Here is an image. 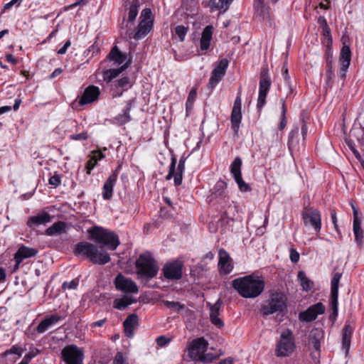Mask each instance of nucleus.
I'll return each mask as SVG.
<instances>
[{
	"label": "nucleus",
	"instance_id": "1",
	"mask_svg": "<svg viewBox=\"0 0 364 364\" xmlns=\"http://www.w3.org/2000/svg\"><path fill=\"white\" fill-rule=\"evenodd\" d=\"M264 280L255 274H250L235 279L232 287L244 298H256L264 289Z\"/></svg>",
	"mask_w": 364,
	"mask_h": 364
},
{
	"label": "nucleus",
	"instance_id": "2",
	"mask_svg": "<svg viewBox=\"0 0 364 364\" xmlns=\"http://www.w3.org/2000/svg\"><path fill=\"white\" fill-rule=\"evenodd\" d=\"M74 252L77 256L88 259L95 264L104 265L110 261V256L107 251L99 250L95 245L88 242H80L76 244Z\"/></svg>",
	"mask_w": 364,
	"mask_h": 364
},
{
	"label": "nucleus",
	"instance_id": "3",
	"mask_svg": "<svg viewBox=\"0 0 364 364\" xmlns=\"http://www.w3.org/2000/svg\"><path fill=\"white\" fill-rule=\"evenodd\" d=\"M135 267L138 277L141 279H151L159 272L157 262L149 252L140 255L135 262Z\"/></svg>",
	"mask_w": 364,
	"mask_h": 364
},
{
	"label": "nucleus",
	"instance_id": "4",
	"mask_svg": "<svg viewBox=\"0 0 364 364\" xmlns=\"http://www.w3.org/2000/svg\"><path fill=\"white\" fill-rule=\"evenodd\" d=\"M287 308L286 295L278 291H271L269 298L260 309L263 316H267L275 313H282Z\"/></svg>",
	"mask_w": 364,
	"mask_h": 364
},
{
	"label": "nucleus",
	"instance_id": "5",
	"mask_svg": "<svg viewBox=\"0 0 364 364\" xmlns=\"http://www.w3.org/2000/svg\"><path fill=\"white\" fill-rule=\"evenodd\" d=\"M88 232L93 241L107 247L111 250H116L119 245L118 235L103 228L95 226L89 230Z\"/></svg>",
	"mask_w": 364,
	"mask_h": 364
},
{
	"label": "nucleus",
	"instance_id": "6",
	"mask_svg": "<svg viewBox=\"0 0 364 364\" xmlns=\"http://www.w3.org/2000/svg\"><path fill=\"white\" fill-rule=\"evenodd\" d=\"M139 18L140 22L136 28V31L135 32L127 31L125 36L126 38L139 40L145 37L151 31L154 23L151 9H143Z\"/></svg>",
	"mask_w": 364,
	"mask_h": 364
},
{
	"label": "nucleus",
	"instance_id": "7",
	"mask_svg": "<svg viewBox=\"0 0 364 364\" xmlns=\"http://www.w3.org/2000/svg\"><path fill=\"white\" fill-rule=\"evenodd\" d=\"M296 344L292 331L286 329L282 332L277 342L275 353L279 357L289 356L295 350Z\"/></svg>",
	"mask_w": 364,
	"mask_h": 364
},
{
	"label": "nucleus",
	"instance_id": "8",
	"mask_svg": "<svg viewBox=\"0 0 364 364\" xmlns=\"http://www.w3.org/2000/svg\"><path fill=\"white\" fill-rule=\"evenodd\" d=\"M208 342L201 337L193 341L188 348V355L193 360H199L203 363L212 362L215 357L205 358L203 353L207 350Z\"/></svg>",
	"mask_w": 364,
	"mask_h": 364
},
{
	"label": "nucleus",
	"instance_id": "9",
	"mask_svg": "<svg viewBox=\"0 0 364 364\" xmlns=\"http://www.w3.org/2000/svg\"><path fill=\"white\" fill-rule=\"evenodd\" d=\"M63 360L66 364H82L84 354L75 345L65 346L61 351Z\"/></svg>",
	"mask_w": 364,
	"mask_h": 364
},
{
	"label": "nucleus",
	"instance_id": "10",
	"mask_svg": "<svg viewBox=\"0 0 364 364\" xmlns=\"http://www.w3.org/2000/svg\"><path fill=\"white\" fill-rule=\"evenodd\" d=\"M305 226H311L316 232L321 228V217L320 212L312 208H305L301 213Z\"/></svg>",
	"mask_w": 364,
	"mask_h": 364
},
{
	"label": "nucleus",
	"instance_id": "11",
	"mask_svg": "<svg viewBox=\"0 0 364 364\" xmlns=\"http://www.w3.org/2000/svg\"><path fill=\"white\" fill-rule=\"evenodd\" d=\"M186 160V158L185 156H182L180 159L177 167V171L176 172V159L175 156H172L168 173L166 176V179L170 180L173 177L175 185L180 186L182 183L183 173L185 169Z\"/></svg>",
	"mask_w": 364,
	"mask_h": 364
},
{
	"label": "nucleus",
	"instance_id": "12",
	"mask_svg": "<svg viewBox=\"0 0 364 364\" xmlns=\"http://www.w3.org/2000/svg\"><path fill=\"white\" fill-rule=\"evenodd\" d=\"M114 283L116 289L122 292L136 294L139 291L136 284L132 279L126 277L122 273L116 276Z\"/></svg>",
	"mask_w": 364,
	"mask_h": 364
},
{
	"label": "nucleus",
	"instance_id": "13",
	"mask_svg": "<svg viewBox=\"0 0 364 364\" xmlns=\"http://www.w3.org/2000/svg\"><path fill=\"white\" fill-rule=\"evenodd\" d=\"M242 164L241 158L237 156L230 166V172L238 185L239 189L242 192H248L251 191V188L249 184L242 180L241 173Z\"/></svg>",
	"mask_w": 364,
	"mask_h": 364
},
{
	"label": "nucleus",
	"instance_id": "14",
	"mask_svg": "<svg viewBox=\"0 0 364 364\" xmlns=\"http://www.w3.org/2000/svg\"><path fill=\"white\" fill-rule=\"evenodd\" d=\"M183 267V262L180 260L167 262L163 268L164 275L168 279H180L182 277Z\"/></svg>",
	"mask_w": 364,
	"mask_h": 364
},
{
	"label": "nucleus",
	"instance_id": "15",
	"mask_svg": "<svg viewBox=\"0 0 364 364\" xmlns=\"http://www.w3.org/2000/svg\"><path fill=\"white\" fill-rule=\"evenodd\" d=\"M325 310V306L321 302H318L301 312L299 318L301 321L311 322L314 321L318 315L324 314Z\"/></svg>",
	"mask_w": 364,
	"mask_h": 364
},
{
	"label": "nucleus",
	"instance_id": "16",
	"mask_svg": "<svg viewBox=\"0 0 364 364\" xmlns=\"http://www.w3.org/2000/svg\"><path fill=\"white\" fill-rule=\"evenodd\" d=\"M271 86L270 77L267 73L262 72L260 75L259 96L257 100V109H261L266 102V97Z\"/></svg>",
	"mask_w": 364,
	"mask_h": 364
},
{
	"label": "nucleus",
	"instance_id": "17",
	"mask_svg": "<svg viewBox=\"0 0 364 364\" xmlns=\"http://www.w3.org/2000/svg\"><path fill=\"white\" fill-rule=\"evenodd\" d=\"M38 250L35 248L28 247L24 245L21 246L14 255V270L19 268L20 264L26 259L35 257Z\"/></svg>",
	"mask_w": 364,
	"mask_h": 364
},
{
	"label": "nucleus",
	"instance_id": "18",
	"mask_svg": "<svg viewBox=\"0 0 364 364\" xmlns=\"http://www.w3.org/2000/svg\"><path fill=\"white\" fill-rule=\"evenodd\" d=\"M241 107V97L238 95L235 100L231 113L232 128L235 133L238 132L242 119Z\"/></svg>",
	"mask_w": 364,
	"mask_h": 364
},
{
	"label": "nucleus",
	"instance_id": "19",
	"mask_svg": "<svg viewBox=\"0 0 364 364\" xmlns=\"http://www.w3.org/2000/svg\"><path fill=\"white\" fill-rule=\"evenodd\" d=\"M100 94V90L98 87L95 85H89L87 87L79 100L80 105H85L90 104L97 100Z\"/></svg>",
	"mask_w": 364,
	"mask_h": 364
},
{
	"label": "nucleus",
	"instance_id": "20",
	"mask_svg": "<svg viewBox=\"0 0 364 364\" xmlns=\"http://www.w3.org/2000/svg\"><path fill=\"white\" fill-rule=\"evenodd\" d=\"M218 267L221 273L227 274L232 272L233 266L228 253L223 249L219 250Z\"/></svg>",
	"mask_w": 364,
	"mask_h": 364
},
{
	"label": "nucleus",
	"instance_id": "21",
	"mask_svg": "<svg viewBox=\"0 0 364 364\" xmlns=\"http://www.w3.org/2000/svg\"><path fill=\"white\" fill-rule=\"evenodd\" d=\"M63 318L57 314H52L48 316H46L38 325L36 331L38 333H43L47 331V329L52 325L61 321Z\"/></svg>",
	"mask_w": 364,
	"mask_h": 364
},
{
	"label": "nucleus",
	"instance_id": "22",
	"mask_svg": "<svg viewBox=\"0 0 364 364\" xmlns=\"http://www.w3.org/2000/svg\"><path fill=\"white\" fill-rule=\"evenodd\" d=\"M353 331L354 327L347 321L343 328L342 333V346L346 353L348 352L350 346L351 338Z\"/></svg>",
	"mask_w": 364,
	"mask_h": 364
},
{
	"label": "nucleus",
	"instance_id": "23",
	"mask_svg": "<svg viewBox=\"0 0 364 364\" xmlns=\"http://www.w3.org/2000/svg\"><path fill=\"white\" fill-rule=\"evenodd\" d=\"M138 316L136 314L129 315L123 323L124 333L127 337L132 338L135 326L138 323Z\"/></svg>",
	"mask_w": 364,
	"mask_h": 364
},
{
	"label": "nucleus",
	"instance_id": "24",
	"mask_svg": "<svg viewBox=\"0 0 364 364\" xmlns=\"http://www.w3.org/2000/svg\"><path fill=\"white\" fill-rule=\"evenodd\" d=\"M116 174H110L109 176L105 181L102 187V198L105 200H110L112 198L113 188L115 185Z\"/></svg>",
	"mask_w": 364,
	"mask_h": 364
},
{
	"label": "nucleus",
	"instance_id": "25",
	"mask_svg": "<svg viewBox=\"0 0 364 364\" xmlns=\"http://www.w3.org/2000/svg\"><path fill=\"white\" fill-rule=\"evenodd\" d=\"M222 305V301L219 299L216 303L213 305H210V318L213 324L216 326L218 328L223 326L224 323L223 321L218 317L219 310Z\"/></svg>",
	"mask_w": 364,
	"mask_h": 364
},
{
	"label": "nucleus",
	"instance_id": "26",
	"mask_svg": "<svg viewBox=\"0 0 364 364\" xmlns=\"http://www.w3.org/2000/svg\"><path fill=\"white\" fill-rule=\"evenodd\" d=\"M52 217L51 215L46 213L43 212L37 215L32 216L28 218L27 221V225L30 228L33 225H45L51 221Z\"/></svg>",
	"mask_w": 364,
	"mask_h": 364
},
{
	"label": "nucleus",
	"instance_id": "27",
	"mask_svg": "<svg viewBox=\"0 0 364 364\" xmlns=\"http://www.w3.org/2000/svg\"><path fill=\"white\" fill-rule=\"evenodd\" d=\"M213 31V26H207L203 31L200 40V48L201 50H207L210 45Z\"/></svg>",
	"mask_w": 364,
	"mask_h": 364
},
{
	"label": "nucleus",
	"instance_id": "28",
	"mask_svg": "<svg viewBox=\"0 0 364 364\" xmlns=\"http://www.w3.org/2000/svg\"><path fill=\"white\" fill-rule=\"evenodd\" d=\"M324 333L322 329L314 328L309 334V342L313 344L314 349L320 350L321 341L323 338Z\"/></svg>",
	"mask_w": 364,
	"mask_h": 364
},
{
	"label": "nucleus",
	"instance_id": "29",
	"mask_svg": "<svg viewBox=\"0 0 364 364\" xmlns=\"http://www.w3.org/2000/svg\"><path fill=\"white\" fill-rule=\"evenodd\" d=\"M134 102V100H130L127 102V107L123 110V113L118 114L114 119L117 124H118L119 125H122L129 122L131 120L130 110Z\"/></svg>",
	"mask_w": 364,
	"mask_h": 364
},
{
	"label": "nucleus",
	"instance_id": "30",
	"mask_svg": "<svg viewBox=\"0 0 364 364\" xmlns=\"http://www.w3.org/2000/svg\"><path fill=\"white\" fill-rule=\"evenodd\" d=\"M351 60V51L350 47L346 45H343L341 50L340 55V63L341 66H343V70H348L350 66Z\"/></svg>",
	"mask_w": 364,
	"mask_h": 364
},
{
	"label": "nucleus",
	"instance_id": "31",
	"mask_svg": "<svg viewBox=\"0 0 364 364\" xmlns=\"http://www.w3.org/2000/svg\"><path fill=\"white\" fill-rule=\"evenodd\" d=\"M66 232V223L63 221H58L46 230V234L48 236L60 235Z\"/></svg>",
	"mask_w": 364,
	"mask_h": 364
},
{
	"label": "nucleus",
	"instance_id": "32",
	"mask_svg": "<svg viewBox=\"0 0 364 364\" xmlns=\"http://www.w3.org/2000/svg\"><path fill=\"white\" fill-rule=\"evenodd\" d=\"M108 58L109 60L119 65L124 63L127 56L119 50L117 46H114L109 52Z\"/></svg>",
	"mask_w": 364,
	"mask_h": 364
},
{
	"label": "nucleus",
	"instance_id": "33",
	"mask_svg": "<svg viewBox=\"0 0 364 364\" xmlns=\"http://www.w3.org/2000/svg\"><path fill=\"white\" fill-rule=\"evenodd\" d=\"M136 301L132 296L124 295L122 298L115 299L114 300V308L122 310L129 306V305L135 303Z\"/></svg>",
	"mask_w": 364,
	"mask_h": 364
},
{
	"label": "nucleus",
	"instance_id": "34",
	"mask_svg": "<svg viewBox=\"0 0 364 364\" xmlns=\"http://www.w3.org/2000/svg\"><path fill=\"white\" fill-rule=\"evenodd\" d=\"M128 67L127 63L122 65L117 69H109L105 70L102 73L103 79L107 82H111L114 78L117 77L122 71H124Z\"/></svg>",
	"mask_w": 364,
	"mask_h": 364
},
{
	"label": "nucleus",
	"instance_id": "35",
	"mask_svg": "<svg viewBox=\"0 0 364 364\" xmlns=\"http://www.w3.org/2000/svg\"><path fill=\"white\" fill-rule=\"evenodd\" d=\"M132 86L130 79L128 77H124L119 80H118L115 82V87L117 89H122L121 92H117L113 95L114 97H121L123 94V92L127 90Z\"/></svg>",
	"mask_w": 364,
	"mask_h": 364
},
{
	"label": "nucleus",
	"instance_id": "36",
	"mask_svg": "<svg viewBox=\"0 0 364 364\" xmlns=\"http://www.w3.org/2000/svg\"><path fill=\"white\" fill-rule=\"evenodd\" d=\"M341 278V273L337 272L333 275L331 282V298L338 297V285Z\"/></svg>",
	"mask_w": 364,
	"mask_h": 364
},
{
	"label": "nucleus",
	"instance_id": "37",
	"mask_svg": "<svg viewBox=\"0 0 364 364\" xmlns=\"http://www.w3.org/2000/svg\"><path fill=\"white\" fill-rule=\"evenodd\" d=\"M297 277L304 291H308L311 289L313 287V282L306 277L304 272L299 271Z\"/></svg>",
	"mask_w": 364,
	"mask_h": 364
},
{
	"label": "nucleus",
	"instance_id": "38",
	"mask_svg": "<svg viewBox=\"0 0 364 364\" xmlns=\"http://www.w3.org/2000/svg\"><path fill=\"white\" fill-rule=\"evenodd\" d=\"M227 187V183L222 180L218 181L213 188V192L212 193V196L214 198H225V190Z\"/></svg>",
	"mask_w": 364,
	"mask_h": 364
},
{
	"label": "nucleus",
	"instance_id": "39",
	"mask_svg": "<svg viewBox=\"0 0 364 364\" xmlns=\"http://www.w3.org/2000/svg\"><path fill=\"white\" fill-rule=\"evenodd\" d=\"M353 230L356 243L358 246H361L364 240L363 232L361 228V223L353 224Z\"/></svg>",
	"mask_w": 364,
	"mask_h": 364
},
{
	"label": "nucleus",
	"instance_id": "40",
	"mask_svg": "<svg viewBox=\"0 0 364 364\" xmlns=\"http://www.w3.org/2000/svg\"><path fill=\"white\" fill-rule=\"evenodd\" d=\"M139 7V3L138 0H132L131 5L129 8L128 20L129 22H133L137 14L138 9Z\"/></svg>",
	"mask_w": 364,
	"mask_h": 364
},
{
	"label": "nucleus",
	"instance_id": "41",
	"mask_svg": "<svg viewBox=\"0 0 364 364\" xmlns=\"http://www.w3.org/2000/svg\"><path fill=\"white\" fill-rule=\"evenodd\" d=\"M229 61L226 58H223L216 65V67L212 71L213 73L219 74L222 76H225L226 70L228 67Z\"/></svg>",
	"mask_w": 364,
	"mask_h": 364
},
{
	"label": "nucleus",
	"instance_id": "42",
	"mask_svg": "<svg viewBox=\"0 0 364 364\" xmlns=\"http://www.w3.org/2000/svg\"><path fill=\"white\" fill-rule=\"evenodd\" d=\"M334 72L333 70V65H326V89H330L333 87V79L334 77Z\"/></svg>",
	"mask_w": 364,
	"mask_h": 364
},
{
	"label": "nucleus",
	"instance_id": "43",
	"mask_svg": "<svg viewBox=\"0 0 364 364\" xmlns=\"http://www.w3.org/2000/svg\"><path fill=\"white\" fill-rule=\"evenodd\" d=\"M351 135L355 136L359 145L364 147V128L358 127L354 128L350 132Z\"/></svg>",
	"mask_w": 364,
	"mask_h": 364
},
{
	"label": "nucleus",
	"instance_id": "44",
	"mask_svg": "<svg viewBox=\"0 0 364 364\" xmlns=\"http://www.w3.org/2000/svg\"><path fill=\"white\" fill-rule=\"evenodd\" d=\"M299 128L296 126L291 129V132L289 135L288 140V146L289 148L291 149L292 146H294L296 144V139L299 136Z\"/></svg>",
	"mask_w": 364,
	"mask_h": 364
},
{
	"label": "nucleus",
	"instance_id": "45",
	"mask_svg": "<svg viewBox=\"0 0 364 364\" xmlns=\"http://www.w3.org/2000/svg\"><path fill=\"white\" fill-rule=\"evenodd\" d=\"M280 102L282 103V114H281V122L279 125V129L280 130H282L286 127L287 122V117H286L287 109V106H286L284 100L281 99Z\"/></svg>",
	"mask_w": 364,
	"mask_h": 364
},
{
	"label": "nucleus",
	"instance_id": "46",
	"mask_svg": "<svg viewBox=\"0 0 364 364\" xmlns=\"http://www.w3.org/2000/svg\"><path fill=\"white\" fill-rule=\"evenodd\" d=\"M331 306L332 313L329 316V320L334 323L338 316V298H331Z\"/></svg>",
	"mask_w": 364,
	"mask_h": 364
},
{
	"label": "nucleus",
	"instance_id": "47",
	"mask_svg": "<svg viewBox=\"0 0 364 364\" xmlns=\"http://www.w3.org/2000/svg\"><path fill=\"white\" fill-rule=\"evenodd\" d=\"M163 302L167 308L175 311H179L180 310L185 309V305L178 301H164Z\"/></svg>",
	"mask_w": 364,
	"mask_h": 364
},
{
	"label": "nucleus",
	"instance_id": "48",
	"mask_svg": "<svg viewBox=\"0 0 364 364\" xmlns=\"http://www.w3.org/2000/svg\"><path fill=\"white\" fill-rule=\"evenodd\" d=\"M256 11L262 16L263 19H269L271 17V9L269 6L263 5L262 8L255 9Z\"/></svg>",
	"mask_w": 364,
	"mask_h": 364
},
{
	"label": "nucleus",
	"instance_id": "49",
	"mask_svg": "<svg viewBox=\"0 0 364 364\" xmlns=\"http://www.w3.org/2000/svg\"><path fill=\"white\" fill-rule=\"evenodd\" d=\"M188 31V27H185L184 26L182 25L177 26L175 28L176 35L178 36L181 42H183L185 40Z\"/></svg>",
	"mask_w": 364,
	"mask_h": 364
},
{
	"label": "nucleus",
	"instance_id": "50",
	"mask_svg": "<svg viewBox=\"0 0 364 364\" xmlns=\"http://www.w3.org/2000/svg\"><path fill=\"white\" fill-rule=\"evenodd\" d=\"M223 77V76L212 72L208 83L209 87L211 89H213L217 85V84L222 80Z\"/></svg>",
	"mask_w": 364,
	"mask_h": 364
},
{
	"label": "nucleus",
	"instance_id": "51",
	"mask_svg": "<svg viewBox=\"0 0 364 364\" xmlns=\"http://www.w3.org/2000/svg\"><path fill=\"white\" fill-rule=\"evenodd\" d=\"M223 77V76L212 72L208 83L209 87L211 89H213L217 85V84L222 80Z\"/></svg>",
	"mask_w": 364,
	"mask_h": 364
},
{
	"label": "nucleus",
	"instance_id": "52",
	"mask_svg": "<svg viewBox=\"0 0 364 364\" xmlns=\"http://www.w3.org/2000/svg\"><path fill=\"white\" fill-rule=\"evenodd\" d=\"M97 163V159L95 156H92L90 159H89L85 164V169L87 171V174L90 175L91 173V171L95 167Z\"/></svg>",
	"mask_w": 364,
	"mask_h": 364
},
{
	"label": "nucleus",
	"instance_id": "53",
	"mask_svg": "<svg viewBox=\"0 0 364 364\" xmlns=\"http://www.w3.org/2000/svg\"><path fill=\"white\" fill-rule=\"evenodd\" d=\"M219 1L220 6V14H224L228 10L233 0H219Z\"/></svg>",
	"mask_w": 364,
	"mask_h": 364
},
{
	"label": "nucleus",
	"instance_id": "54",
	"mask_svg": "<svg viewBox=\"0 0 364 364\" xmlns=\"http://www.w3.org/2000/svg\"><path fill=\"white\" fill-rule=\"evenodd\" d=\"M347 144H348V147L350 148V149L352 151V152H353V155L355 156V157L360 162L363 161V159H362L361 155L360 154L359 151L355 149V146L353 144V143H352V141L350 140L347 141Z\"/></svg>",
	"mask_w": 364,
	"mask_h": 364
},
{
	"label": "nucleus",
	"instance_id": "55",
	"mask_svg": "<svg viewBox=\"0 0 364 364\" xmlns=\"http://www.w3.org/2000/svg\"><path fill=\"white\" fill-rule=\"evenodd\" d=\"M78 286V282L76 280H72L70 282H65L62 284L63 289H75Z\"/></svg>",
	"mask_w": 364,
	"mask_h": 364
},
{
	"label": "nucleus",
	"instance_id": "56",
	"mask_svg": "<svg viewBox=\"0 0 364 364\" xmlns=\"http://www.w3.org/2000/svg\"><path fill=\"white\" fill-rule=\"evenodd\" d=\"M38 353L37 349H34L32 351L29 352L28 354H26L24 358H23L22 361L20 363H26L28 364V363L33 358H34Z\"/></svg>",
	"mask_w": 364,
	"mask_h": 364
},
{
	"label": "nucleus",
	"instance_id": "57",
	"mask_svg": "<svg viewBox=\"0 0 364 364\" xmlns=\"http://www.w3.org/2000/svg\"><path fill=\"white\" fill-rule=\"evenodd\" d=\"M23 353V349L20 347H18L16 346H13L9 350H7L4 354H16L18 356H21Z\"/></svg>",
	"mask_w": 364,
	"mask_h": 364
},
{
	"label": "nucleus",
	"instance_id": "58",
	"mask_svg": "<svg viewBox=\"0 0 364 364\" xmlns=\"http://www.w3.org/2000/svg\"><path fill=\"white\" fill-rule=\"evenodd\" d=\"M88 137L87 132H82L80 134H72L70 136V139L72 140L83 141L86 140Z\"/></svg>",
	"mask_w": 364,
	"mask_h": 364
},
{
	"label": "nucleus",
	"instance_id": "59",
	"mask_svg": "<svg viewBox=\"0 0 364 364\" xmlns=\"http://www.w3.org/2000/svg\"><path fill=\"white\" fill-rule=\"evenodd\" d=\"M48 182L50 185L58 187L61 183L60 177L59 175L55 174L49 178Z\"/></svg>",
	"mask_w": 364,
	"mask_h": 364
},
{
	"label": "nucleus",
	"instance_id": "60",
	"mask_svg": "<svg viewBox=\"0 0 364 364\" xmlns=\"http://www.w3.org/2000/svg\"><path fill=\"white\" fill-rule=\"evenodd\" d=\"M170 342V339L164 336H160L156 338V343L159 346H164Z\"/></svg>",
	"mask_w": 364,
	"mask_h": 364
},
{
	"label": "nucleus",
	"instance_id": "61",
	"mask_svg": "<svg viewBox=\"0 0 364 364\" xmlns=\"http://www.w3.org/2000/svg\"><path fill=\"white\" fill-rule=\"evenodd\" d=\"M196 97V91L195 90H191L189 92L187 101H186V109H188V105L191 103H193V101Z\"/></svg>",
	"mask_w": 364,
	"mask_h": 364
},
{
	"label": "nucleus",
	"instance_id": "62",
	"mask_svg": "<svg viewBox=\"0 0 364 364\" xmlns=\"http://www.w3.org/2000/svg\"><path fill=\"white\" fill-rule=\"evenodd\" d=\"M290 259L294 263H296L299 259V253L294 249L290 250Z\"/></svg>",
	"mask_w": 364,
	"mask_h": 364
},
{
	"label": "nucleus",
	"instance_id": "63",
	"mask_svg": "<svg viewBox=\"0 0 364 364\" xmlns=\"http://www.w3.org/2000/svg\"><path fill=\"white\" fill-rule=\"evenodd\" d=\"M208 6L210 8L212 11L214 10L220 11V1L217 2V0H209Z\"/></svg>",
	"mask_w": 364,
	"mask_h": 364
},
{
	"label": "nucleus",
	"instance_id": "64",
	"mask_svg": "<svg viewBox=\"0 0 364 364\" xmlns=\"http://www.w3.org/2000/svg\"><path fill=\"white\" fill-rule=\"evenodd\" d=\"M113 364H124V358L121 352L117 353L113 360Z\"/></svg>",
	"mask_w": 364,
	"mask_h": 364
}]
</instances>
